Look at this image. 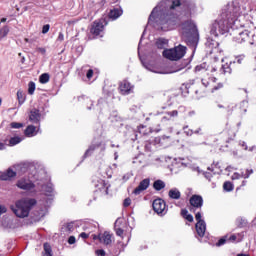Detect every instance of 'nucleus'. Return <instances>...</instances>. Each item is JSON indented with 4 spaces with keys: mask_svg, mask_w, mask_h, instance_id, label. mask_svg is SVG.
<instances>
[{
    "mask_svg": "<svg viewBox=\"0 0 256 256\" xmlns=\"http://www.w3.org/2000/svg\"><path fill=\"white\" fill-rule=\"evenodd\" d=\"M249 13V8H241V1L234 0L224 6L221 13L218 15L210 25V34L214 37H219V35H225L229 33V29H239L243 27L239 17H245Z\"/></svg>",
    "mask_w": 256,
    "mask_h": 256,
    "instance_id": "obj_1",
    "label": "nucleus"
},
{
    "mask_svg": "<svg viewBox=\"0 0 256 256\" xmlns=\"http://www.w3.org/2000/svg\"><path fill=\"white\" fill-rule=\"evenodd\" d=\"M181 5L179 0H166L160 2L151 12L148 19L149 25H153L162 31H171L179 25V16L175 9Z\"/></svg>",
    "mask_w": 256,
    "mask_h": 256,
    "instance_id": "obj_2",
    "label": "nucleus"
},
{
    "mask_svg": "<svg viewBox=\"0 0 256 256\" xmlns=\"http://www.w3.org/2000/svg\"><path fill=\"white\" fill-rule=\"evenodd\" d=\"M182 38L187 45L195 46L199 43V31L193 21L188 20L182 25Z\"/></svg>",
    "mask_w": 256,
    "mask_h": 256,
    "instance_id": "obj_3",
    "label": "nucleus"
},
{
    "mask_svg": "<svg viewBox=\"0 0 256 256\" xmlns=\"http://www.w3.org/2000/svg\"><path fill=\"white\" fill-rule=\"evenodd\" d=\"M37 201L31 198H22L16 201L15 206H11V210L19 217V219H25V217H29V212L31 211V207L35 205Z\"/></svg>",
    "mask_w": 256,
    "mask_h": 256,
    "instance_id": "obj_4",
    "label": "nucleus"
},
{
    "mask_svg": "<svg viewBox=\"0 0 256 256\" xmlns=\"http://www.w3.org/2000/svg\"><path fill=\"white\" fill-rule=\"evenodd\" d=\"M185 53H187V47L178 45L174 48L163 50L162 55L169 61H179L185 57Z\"/></svg>",
    "mask_w": 256,
    "mask_h": 256,
    "instance_id": "obj_5",
    "label": "nucleus"
},
{
    "mask_svg": "<svg viewBox=\"0 0 256 256\" xmlns=\"http://www.w3.org/2000/svg\"><path fill=\"white\" fill-rule=\"evenodd\" d=\"M256 29L255 27L250 30H244L239 32V34L235 37L236 43H247L248 45H255L256 42Z\"/></svg>",
    "mask_w": 256,
    "mask_h": 256,
    "instance_id": "obj_6",
    "label": "nucleus"
},
{
    "mask_svg": "<svg viewBox=\"0 0 256 256\" xmlns=\"http://www.w3.org/2000/svg\"><path fill=\"white\" fill-rule=\"evenodd\" d=\"M18 175H23L25 173V165L24 164H17L14 165L13 168H8L7 171L0 175L1 181H11L13 177H17Z\"/></svg>",
    "mask_w": 256,
    "mask_h": 256,
    "instance_id": "obj_7",
    "label": "nucleus"
},
{
    "mask_svg": "<svg viewBox=\"0 0 256 256\" xmlns=\"http://www.w3.org/2000/svg\"><path fill=\"white\" fill-rule=\"evenodd\" d=\"M105 29V20L100 19L93 22L90 33L94 35V37H103V30Z\"/></svg>",
    "mask_w": 256,
    "mask_h": 256,
    "instance_id": "obj_8",
    "label": "nucleus"
},
{
    "mask_svg": "<svg viewBox=\"0 0 256 256\" xmlns=\"http://www.w3.org/2000/svg\"><path fill=\"white\" fill-rule=\"evenodd\" d=\"M196 223V233L198 237H205V231H207V224L205 220L201 219V212H197L195 215Z\"/></svg>",
    "mask_w": 256,
    "mask_h": 256,
    "instance_id": "obj_9",
    "label": "nucleus"
},
{
    "mask_svg": "<svg viewBox=\"0 0 256 256\" xmlns=\"http://www.w3.org/2000/svg\"><path fill=\"white\" fill-rule=\"evenodd\" d=\"M152 207L157 215H165V213H167V204H165V200L161 198L155 199L152 203Z\"/></svg>",
    "mask_w": 256,
    "mask_h": 256,
    "instance_id": "obj_10",
    "label": "nucleus"
},
{
    "mask_svg": "<svg viewBox=\"0 0 256 256\" xmlns=\"http://www.w3.org/2000/svg\"><path fill=\"white\" fill-rule=\"evenodd\" d=\"M189 201L191 205L190 211L203 207V197L201 195H192Z\"/></svg>",
    "mask_w": 256,
    "mask_h": 256,
    "instance_id": "obj_11",
    "label": "nucleus"
},
{
    "mask_svg": "<svg viewBox=\"0 0 256 256\" xmlns=\"http://www.w3.org/2000/svg\"><path fill=\"white\" fill-rule=\"evenodd\" d=\"M119 91L121 95H130L133 92V85L127 80L120 82Z\"/></svg>",
    "mask_w": 256,
    "mask_h": 256,
    "instance_id": "obj_12",
    "label": "nucleus"
},
{
    "mask_svg": "<svg viewBox=\"0 0 256 256\" xmlns=\"http://www.w3.org/2000/svg\"><path fill=\"white\" fill-rule=\"evenodd\" d=\"M16 187H18V189H22L23 191H29V190L33 189V187H35V185H33L30 180L21 178L17 181Z\"/></svg>",
    "mask_w": 256,
    "mask_h": 256,
    "instance_id": "obj_13",
    "label": "nucleus"
},
{
    "mask_svg": "<svg viewBox=\"0 0 256 256\" xmlns=\"http://www.w3.org/2000/svg\"><path fill=\"white\" fill-rule=\"evenodd\" d=\"M29 121L31 123H36V124L40 123V121H41V112L39 111V109L34 108L30 111Z\"/></svg>",
    "mask_w": 256,
    "mask_h": 256,
    "instance_id": "obj_14",
    "label": "nucleus"
},
{
    "mask_svg": "<svg viewBox=\"0 0 256 256\" xmlns=\"http://www.w3.org/2000/svg\"><path fill=\"white\" fill-rule=\"evenodd\" d=\"M93 239H99L101 243H104V245H111L113 243V240L111 239V234L108 232H105L104 234L97 236L93 235Z\"/></svg>",
    "mask_w": 256,
    "mask_h": 256,
    "instance_id": "obj_15",
    "label": "nucleus"
},
{
    "mask_svg": "<svg viewBox=\"0 0 256 256\" xmlns=\"http://www.w3.org/2000/svg\"><path fill=\"white\" fill-rule=\"evenodd\" d=\"M149 183V179L142 180L138 187H136L135 190L133 191L134 195H140L142 191L147 190L149 187Z\"/></svg>",
    "mask_w": 256,
    "mask_h": 256,
    "instance_id": "obj_16",
    "label": "nucleus"
},
{
    "mask_svg": "<svg viewBox=\"0 0 256 256\" xmlns=\"http://www.w3.org/2000/svg\"><path fill=\"white\" fill-rule=\"evenodd\" d=\"M146 69H148V71H151L152 73H158L160 75H167L168 73H171L163 67H157V66H151V65L146 66Z\"/></svg>",
    "mask_w": 256,
    "mask_h": 256,
    "instance_id": "obj_17",
    "label": "nucleus"
},
{
    "mask_svg": "<svg viewBox=\"0 0 256 256\" xmlns=\"http://www.w3.org/2000/svg\"><path fill=\"white\" fill-rule=\"evenodd\" d=\"M39 133V128L33 126V125H28L27 128L24 131V135L26 137H35Z\"/></svg>",
    "mask_w": 256,
    "mask_h": 256,
    "instance_id": "obj_18",
    "label": "nucleus"
},
{
    "mask_svg": "<svg viewBox=\"0 0 256 256\" xmlns=\"http://www.w3.org/2000/svg\"><path fill=\"white\" fill-rule=\"evenodd\" d=\"M122 15H123V9L121 8H114L109 12V17L113 21H115V19H119V17H121Z\"/></svg>",
    "mask_w": 256,
    "mask_h": 256,
    "instance_id": "obj_19",
    "label": "nucleus"
},
{
    "mask_svg": "<svg viewBox=\"0 0 256 256\" xmlns=\"http://www.w3.org/2000/svg\"><path fill=\"white\" fill-rule=\"evenodd\" d=\"M75 227H77V223L69 222L62 226L63 233H73L75 231Z\"/></svg>",
    "mask_w": 256,
    "mask_h": 256,
    "instance_id": "obj_20",
    "label": "nucleus"
},
{
    "mask_svg": "<svg viewBox=\"0 0 256 256\" xmlns=\"http://www.w3.org/2000/svg\"><path fill=\"white\" fill-rule=\"evenodd\" d=\"M42 191H44L45 195H47L48 197H52V195H55V190L53 189L52 183H48L42 186Z\"/></svg>",
    "mask_w": 256,
    "mask_h": 256,
    "instance_id": "obj_21",
    "label": "nucleus"
},
{
    "mask_svg": "<svg viewBox=\"0 0 256 256\" xmlns=\"http://www.w3.org/2000/svg\"><path fill=\"white\" fill-rule=\"evenodd\" d=\"M253 174V170H246V173H242V174H239V173H234L232 175V179L235 180V179H241V177L243 179H249L250 175Z\"/></svg>",
    "mask_w": 256,
    "mask_h": 256,
    "instance_id": "obj_22",
    "label": "nucleus"
},
{
    "mask_svg": "<svg viewBox=\"0 0 256 256\" xmlns=\"http://www.w3.org/2000/svg\"><path fill=\"white\" fill-rule=\"evenodd\" d=\"M168 195L170 199H181V192L177 188L170 189Z\"/></svg>",
    "mask_w": 256,
    "mask_h": 256,
    "instance_id": "obj_23",
    "label": "nucleus"
},
{
    "mask_svg": "<svg viewBox=\"0 0 256 256\" xmlns=\"http://www.w3.org/2000/svg\"><path fill=\"white\" fill-rule=\"evenodd\" d=\"M167 45H169V40L165 38H159L156 41V47H158V49H165Z\"/></svg>",
    "mask_w": 256,
    "mask_h": 256,
    "instance_id": "obj_24",
    "label": "nucleus"
},
{
    "mask_svg": "<svg viewBox=\"0 0 256 256\" xmlns=\"http://www.w3.org/2000/svg\"><path fill=\"white\" fill-rule=\"evenodd\" d=\"M98 189L104 194L109 195V186H105V182L103 180H100V186L96 185Z\"/></svg>",
    "mask_w": 256,
    "mask_h": 256,
    "instance_id": "obj_25",
    "label": "nucleus"
},
{
    "mask_svg": "<svg viewBox=\"0 0 256 256\" xmlns=\"http://www.w3.org/2000/svg\"><path fill=\"white\" fill-rule=\"evenodd\" d=\"M206 47H209V49H215V47H219V43L211 38H207Z\"/></svg>",
    "mask_w": 256,
    "mask_h": 256,
    "instance_id": "obj_26",
    "label": "nucleus"
},
{
    "mask_svg": "<svg viewBox=\"0 0 256 256\" xmlns=\"http://www.w3.org/2000/svg\"><path fill=\"white\" fill-rule=\"evenodd\" d=\"M153 187L156 189V191H161V189H165V182L162 180H157L154 182Z\"/></svg>",
    "mask_w": 256,
    "mask_h": 256,
    "instance_id": "obj_27",
    "label": "nucleus"
},
{
    "mask_svg": "<svg viewBox=\"0 0 256 256\" xmlns=\"http://www.w3.org/2000/svg\"><path fill=\"white\" fill-rule=\"evenodd\" d=\"M17 99L19 105H23V103H25V93L23 92V90L17 91Z\"/></svg>",
    "mask_w": 256,
    "mask_h": 256,
    "instance_id": "obj_28",
    "label": "nucleus"
},
{
    "mask_svg": "<svg viewBox=\"0 0 256 256\" xmlns=\"http://www.w3.org/2000/svg\"><path fill=\"white\" fill-rule=\"evenodd\" d=\"M217 82V78L212 77L207 79H202V85H204V87H209L210 85H212L213 83Z\"/></svg>",
    "mask_w": 256,
    "mask_h": 256,
    "instance_id": "obj_29",
    "label": "nucleus"
},
{
    "mask_svg": "<svg viewBox=\"0 0 256 256\" xmlns=\"http://www.w3.org/2000/svg\"><path fill=\"white\" fill-rule=\"evenodd\" d=\"M7 35H9V27L3 26L2 28H0V41L1 39H5Z\"/></svg>",
    "mask_w": 256,
    "mask_h": 256,
    "instance_id": "obj_30",
    "label": "nucleus"
},
{
    "mask_svg": "<svg viewBox=\"0 0 256 256\" xmlns=\"http://www.w3.org/2000/svg\"><path fill=\"white\" fill-rule=\"evenodd\" d=\"M49 79H51V76L48 73H44L40 75L39 82L45 85V83H49Z\"/></svg>",
    "mask_w": 256,
    "mask_h": 256,
    "instance_id": "obj_31",
    "label": "nucleus"
},
{
    "mask_svg": "<svg viewBox=\"0 0 256 256\" xmlns=\"http://www.w3.org/2000/svg\"><path fill=\"white\" fill-rule=\"evenodd\" d=\"M95 229H97V227H95L93 224L88 223L83 226V231L85 233H89V231H90V233H93L95 231Z\"/></svg>",
    "mask_w": 256,
    "mask_h": 256,
    "instance_id": "obj_32",
    "label": "nucleus"
},
{
    "mask_svg": "<svg viewBox=\"0 0 256 256\" xmlns=\"http://www.w3.org/2000/svg\"><path fill=\"white\" fill-rule=\"evenodd\" d=\"M97 147H99V145H96V144L91 145V146L86 150V152H85V154H84V157H89V156L93 153V151H95V150L97 149Z\"/></svg>",
    "mask_w": 256,
    "mask_h": 256,
    "instance_id": "obj_33",
    "label": "nucleus"
},
{
    "mask_svg": "<svg viewBox=\"0 0 256 256\" xmlns=\"http://www.w3.org/2000/svg\"><path fill=\"white\" fill-rule=\"evenodd\" d=\"M220 71H221V73H223L224 75L227 74V73H231V66H229L228 63L223 64V65L221 66Z\"/></svg>",
    "mask_w": 256,
    "mask_h": 256,
    "instance_id": "obj_34",
    "label": "nucleus"
},
{
    "mask_svg": "<svg viewBox=\"0 0 256 256\" xmlns=\"http://www.w3.org/2000/svg\"><path fill=\"white\" fill-rule=\"evenodd\" d=\"M21 141H23V139L21 137H13L10 139L9 143L13 147L15 145H19V143H21Z\"/></svg>",
    "mask_w": 256,
    "mask_h": 256,
    "instance_id": "obj_35",
    "label": "nucleus"
},
{
    "mask_svg": "<svg viewBox=\"0 0 256 256\" xmlns=\"http://www.w3.org/2000/svg\"><path fill=\"white\" fill-rule=\"evenodd\" d=\"M43 256H53V254H51V245H49L48 243L44 244V254Z\"/></svg>",
    "mask_w": 256,
    "mask_h": 256,
    "instance_id": "obj_36",
    "label": "nucleus"
},
{
    "mask_svg": "<svg viewBox=\"0 0 256 256\" xmlns=\"http://www.w3.org/2000/svg\"><path fill=\"white\" fill-rule=\"evenodd\" d=\"M168 114V117L173 121L175 117H179V111L173 110V111H168L166 112Z\"/></svg>",
    "mask_w": 256,
    "mask_h": 256,
    "instance_id": "obj_37",
    "label": "nucleus"
},
{
    "mask_svg": "<svg viewBox=\"0 0 256 256\" xmlns=\"http://www.w3.org/2000/svg\"><path fill=\"white\" fill-rule=\"evenodd\" d=\"M28 93L29 95H33L35 93V82H29Z\"/></svg>",
    "mask_w": 256,
    "mask_h": 256,
    "instance_id": "obj_38",
    "label": "nucleus"
},
{
    "mask_svg": "<svg viewBox=\"0 0 256 256\" xmlns=\"http://www.w3.org/2000/svg\"><path fill=\"white\" fill-rule=\"evenodd\" d=\"M223 189L224 191H233V184L231 182H225Z\"/></svg>",
    "mask_w": 256,
    "mask_h": 256,
    "instance_id": "obj_39",
    "label": "nucleus"
},
{
    "mask_svg": "<svg viewBox=\"0 0 256 256\" xmlns=\"http://www.w3.org/2000/svg\"><path fill=\"white\" fill-rule=\"evenodd\" d=\"M168 121H172L171 118H169V115L167 114V112L164 113V116L161 119V123L163 125H165V123H168Z\"/></svg>",
    "mask_w": 256,
    "mask_h": 256,
    "instance_id": "obj_40",
    "label": "nucleus"
},
{
    "mask_svg": "<svg viewBox=\"0 0 256 256\" xmlns=\"http://www.w3.org/2000/svg\"><path fill=\"white\" fill-rule=\"evenodd\" d=\"M10 127H12V129H21V127H23V124L19 122H12L10 124Z\"/></svg>",
    "mask_w": 256,
    "mask_h": 256,
    "instance_id": "obj_41",
    "label": "nucleus"
},
{
    "mask_svg": "<svg viewBox=\"0 0 256 256\" xmlns=\"http://www.w3.org/2000/svg\"><path fill=\"white\" fill-rule=\"evenodd\" d=\"M219 89H223V83H218L216 86H213L211 93H215V91H219Z\"/></svg>",
    "mask_w": 256,
    "mask_h": 256,
    "instance_id": "obj_42",
    "label": "nucleus"
},
{
    "mask_svg": "<svg viewBox=\"0 0 256 256\" xmlns=\"http://www.w3.org/2000/svg\"><path fill=\"white\" fill-rule=\"evenodd\" d=\"M183 130H184V133L186 134V135H188L189 137H191V135H193V130H191V129H189V126H185L184 128H183Z\"/></svg>",
    "mask_w": 256,
    "mask_h": 256,
    "instance_id": "obj_43",
    "label": "nucleus"
},
{
    "mask_svg": "<svg viewBox=\"0 0 256 256\" xmlns=\"http://www.w3.org/2000/svg\"><path fill=\"white\" fill-rule=\"evenodd\" d=\"M89 235H91V231L82 232L80 233L79 237H81V239H89Z\"/></svg>",
    "mask_w": 256,
    "mask_h": 256,
    "instance_id": "obj_44",
    "label": "nucleus"
},
{
    "mask_svg": "<svg viewBox=\"0 0 256 256\" xmlns=\"http://www.w3.org/2000/svg\"><path fill=\"white\" fill-rule=\"evenodd\" d=\"M49 29H51V26L49 24H46L42 27V33L43 35L49 33Z\"/></svg>",
    "mask_w": 256,
    "mask_h": 256,
    "instance_id": "obj_45",
    "label": "nucleus"
},
{
    "mask_svg": "<svg viewBox=\"0 0 256 256\" xmlns=\"http://www.w3.org/2000/svg\"><path fill=\"white\" fill-rule=\"evenodd\" d=\"M76 239L75 236H70L68 239L69 245H75Z\"/></svg>",
    "mask_w": 256,
    "mask_h": 256,
    "instance_id": "obj_46",
    "label": "nucleus"
},
{
    "mask_svg": "<svg viewBox=\"0 0 256 256\" xmlns=\"http://www.w3.org/2000/svg\"><path fill=\"white\" fill-rule=\"evenodd\" d=\"M227 241V239L225 238H221L218 242H217V247H221V245H225V242Z\"/></svg>",
    "mask_w": 256,
    "mask_h": 256,
    "instance_id": "obj_47",
    "label": "nucleus"
},
{
    "mask_svg": "<svg viewBox=\"0 0 256 256\" xmlns=\"http://www.w3.org/2000/svg\"><path fill=\"white\" fill-rule=\"evenodd\" d=\"M7 213V207L0 205V216Z\"/></svg>",
    "mask_w": 256,
    "mask_h": 256,
    "instance_id": "obj_48",
    "label": "nucleus"
},
{
    "mask_svg": "<svg viewBox=\"0 0 256 256\" xmlns=\"http://www.w3.org/2000/svg\"><path fill=\"white\" fill-rule=\"evenodd\" d=\"M87 79H91L93 77V69H89L86 74Z\"/></svg>",
    "mask_w": 256,
    "mask_h": 256,
    "instance_id": "obj_49",
    "label": "nucleus"
},
{
    "mask_svg": "<svg viewBox=\"0 0 256 256\" xmlns=\"http://www.w3.org/2000/svg\"><path fill=\"white\" fill-rule=\"evenodd\" d=\"M244 59H245V56H244V55L238 56V57L236 58V62H238L239 65H241V63L243 62Z\"/></svg>",
    "mask_w": 256,
    "mask_h": 256,
    "instance_id": "obj_50",
    "label": "nucleus"
},
{
    "mask_svg": "<svg viewBox=\"0 0 256 256\" xmlns=\"http://www.w3.org/2000/svg\"><path fill=\"white\" fill-rule=\"evenodd\" d=\"M123 205H124V207H129V205H131V200H130V198H126V199L124 200Z\"/></svg>",
    "mask_w": 256,
    "mask_h": 256,
    "instance_id": "obj_51",
    "label": "nucleus"
},
{
    "mask_svg": "<svg viewBox=\"0 0 256 256\" xmlns=\"http://www.w3.org/2000/svg\"><path fill=\"white\" fill-rule=\"evenodd\" d=\"M204 177H205L206 179H208V181H211V177H213V176H212L211 172H205V173H204Z\"/></svg>",
    "mask_w": 256,
    "mask_h": 256,
    "instance_id": "obj_52",
    "label": "nucleus"
},
{
    "mask_svg": "<svg viewBox=\"0 0 256 256\" xmlns=\"http://www.w3.org/2000/svg\"><path fill=\"white\" fill-rule=\"evenodd\" d=\"M96 255L97 256H105V250H96Z\"/></svg>",
    "mask_w": 256,
    "mask_h": 256,
    "instance_id": "obj_53",
    "label": "nucleus"
},
{
    "mask_svg": "<svg viewBox=\"0 0 256 256\" xmlns=\"http://www.w3.org/2000/svg\"><path fill=\"white\" fill-rule=\"evenodd\" d=\"M185 219H187L189 221V223H193V215L188 214L185 216Z\"/></svg>",
    "mask_w": 256,
    "mask_h": 256,
    "instance_id": "obj_54",
    "label": "nucleus"
},
{
    "mask_svg": "<svg viewBox=\"0 0 256 256\" xmlns=\"http://www.w3.org/2000/svg\"><path fill=\"white\" fill-rule=\"evenodd\" d=\"M116 235H118V237H121V235H123V229L117 228L116 229Z\"/></svg>",
    "mask_w": 256,
    "mask_h": 256,
    "instance_id": "obj_55",
    "label": "nucleus"
},
{
    "mask_svg": "<svg viewBox=\"0 0 256 256\" xmlns=\"http://www.w3.org/2000/svg\"><path fill=\"white\" fill-rule=\"evenodd\" d=\"M181 215H182L183 217H187V215H189L187 209H183V210L181 211Z\"/></svg>",
    "mask_w": 256,
    "mask_h": 256,
    "instance_id": "obj_56",
    "label": "nucleus"
},
{
    "mask_svg": "<svg viewBox=\"0 0 256 256\" xmlns=\"http://www.w3.org/2000/svg\"><path fill=\"white\" fill-rule=\"evenodd\" d=\"M63 39H65V36L60 32L58 35V41H63Z\"/></svg>",
    "mask_w": 256,
    "mask_h": 256,
    "instance_id": "obj_57",
    "label": "nucleus"
},
{
    "mask_svg": "<svg viewBox=\"0 0 256 256\" xmlns=\"http://www.w3.org/2000/svg\"><path fill=\"white\" fill-rule=\"evenodd\" d=\"M240 146L243 147L245 149V151H247V143L242 141V142H240Z\"/></svg>",
    "mask_w": 256,
    "mask_h": 256,
    "instance_id": "obj_58",
    "label": "nucleus"
},
{
    "mask_svg": "<svg viewBox=\"0 0 256 256\" xmlns=\"http://www.w3.org/2000/svg\"><path fill=\"white\" fill-rule=\"evenodd\" d=\"M235 239H237V237L235 235H232L230 236L229 241H235Z\"/></svg>",
    "mask_w": 256,
    "mask_h": 256,
    "instance_id": "obj_59",
    "label": "nucleus"
},
{
    "mask_svg": "<svg viewBox=\"0 0 256 256\" xmlns=\"http://www.w3.org/2000/svg\"><path fill=\"white\" fill-rule=\"evenodd\" d=\"M3 149H5V144L4 143H0V151H3Z\"/></svg>",
    "mask_w": 256,
    "mask_h": 256,
    "instance_id": "obj_60",
    "label": "nucleus"
},
{
    "mask_svg": "<svg viewBox=\"0 0 256 256\" xmlns=\"http://www.w3.org/2000/svg\"><path fill=\"white\" fill-rule=\"evenodd\" d=\"M38 51L42 54H45V48H39Z\"/></svg>",
    "mask_w": 256,
    "mask_h": 256,
    "instance_id": "obj_61",
    "label": "nucleus"
},
{
    "mask_svg": "<svg viewBox=\"0 0 256 256\" xmlns=\"http://www.w3.org/2000/svg\"><path fill=\"white\" fill-rule=\"evenodd\" d=\"M231 169H236V168H234V167H232V166H228V167L226 168V171H231Z\"/></svg>",
    "mask_w": 256,
    "mask_h": 256,
    "instance_id": "obj_62",
    "label": "nucleus"
},
{
    "mask_svg": "<svg viewBox=\"0 0 256 256\" xmlns=\"http://www.w3.org/2000/svg\"><path fill=\"white\" fill-rule=\"evenodd\" d=\"M195 71H201V66H196Z\"/></svg>",
    "mask_w": 256,
    "mask_h": 256,
    "instance_id": "obj_63",
    "label": "nucleus"
},
{
    "mask_svg": "<svg viewBox=\"0 0 256 256\" xmlns=\"http://www.w3.org/2000/svg\"><path fill=\"white\" fill-rule=\"evenodd\" d=\"M201 131V128H198L194 133L199 134Z\"/></svg>",
    "mask_w": 256,
    "mask_h": 256,
    "instance_id": "obj_64",
    "label": "nucleus"
}]
</instances>
